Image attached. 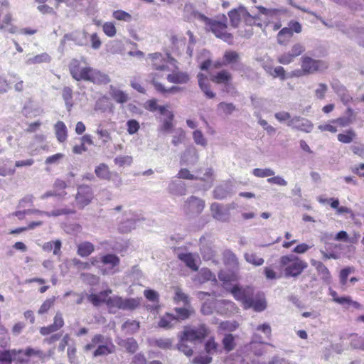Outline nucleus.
Returning <instances> with one entry per match:
<instances>
[{"label":"nucleus","instance_id":"f257e3e1","mask_svg":"<svg viewBox=\"0 0 364 364\" xmlns=\"http://www.w3.org/2000/svg\"><path fill=\"white\" fill-rule=\"evenodd\" d=\"M308 267L306 262L298 257L289 255L280 257L279 267L283 269L286 277H296Z\"/></svg>","mask_w":364,"mask_h":364},{"label":"nucleus","instance_id":"f03ea898","mask_svg":"<svg viewBox=\"0 0 364 364\" xmlns=\"http://www.w3.org/2000/svg\"><path fill=\"white\" fill-rule=\"evenodd\" d=\"M93 348H95L92 353L93 357H99L113 353L115 346L109 337L96 334L92 338L90 343L85 346L87 351Z\"/></svg>","mask_w":364,"mask_h":364},{"label":"nucleus","instance_id":"7ed1b4c3","mask_svg":"<svg viewBox=\"0 0 364 364\" xmlns=\"http://www.w3.org/2000/svg\"><path fill=\"white\" fill-rule=\"evenodd\" d=\"M205 26L207 29H210L216 37L223 39L224 41L229 44L232 43V35L227 32L226 16H223V18L225 22L215 21L208 18L205 16H198Z\"/></svg>","mask_w":364,"mask_h":364},{"label":"nucleus","instance_id":"20e7f679","mask_svg":"<svg viewBox=\"0 0 364 364\" xmlns=\"http://www.w3.org/2000/svg\"><path fill=\"white\" fill-rule=\"evenodd\" d=\"M209 329L203 324L198 327H184L183 331L178 335L179 339L186 342H201L209 334Z\"/></svg>","mask_w":364,"mask_h":364},{"label":"nucleus","instance_id":"39448f33","mask_svg":"<svg viewBox=\"0 0 364 364\" xmlns=\"http://www.w3.org/2000/svg\"><path fill=\"white\" fill-rule=\"evenodd\" d=\"M147 63L150 65L153 69L159 71L170 70L169 65L174 67L176 60L168 54H162L161 53H154L148 55L146 58Z\"/></svg>","mask_w":364,"mask_h":364},{"label":"nucleus","instance_id":"423d86ee","mask_svg":"<svg viewBox=\"0 0 364 364\" xmlns=\"http://www.w3.org/2000/svg\"><path fill=\"white\" fill-rule=\"evenodd\" d=\"M107 305L111 312H115L116 309L133 310L139 305V301L136 299H123L119 296L109 297Z\"/></svg>","mask_w":364,"mask_h":364},{"label":"nucleus","instance_id":"0eeeda50","mask_svg":"<svg viewBox=\"0 0 364 364\" xmlns=\"http://www.w3.org/2000/svg\"><path fill=\"white\" fill-rule=\"evenodd\" d=\"M328 67L326 63L320 60H315L309 56L301 58V68L303 74H313L317 71H322Z\"/></svg>","mask_w":364,"mask_h":364},{"label":"nucleus","instance_id":"6e6552de","mask_svg":"<svg viewBox=\"0 0 364 364\" xmlns=\"http://www.w3.org/2000/svg\"><path fill=\"white\" fill-rule=\"evenodd\" d=\"M205 208V201L196 196H191L184 202L182 210L186 215H198Z\"/></svg>","mask_w":364,"mask_h":364},{"label":"nucleus","instance_id":"1a4fd4ad","mask_svg":"<svg viewBox=\"0 0 364 364\" xmlns=\"http://www.w3.org/2000/svg\"><path fill=\"white\" fill-rule=\"evenodd\" d=\"M93 197V191L90 186H79L77 187V192L75 196V202L77 206L80 209L84 208L91 203Z\"/></svg>","mask_w":364,"mask_h":364},{"label":"nucleus","instance_id":"9d476101","mask_svg":"<svg viewBox=\"0 0 364 364\" xmlns=\"http://www.w3.org/2000/svg\"><path fill=\"white\" fill-rule=\"evenodd\" d=\"M124 218L120 221L118 229L121 232L126 233L132 231L136 228L137 223L142 220V218L131 211L124 212Z\"/></svg>","mask_w":364,"mask_h":364},{"label":"nucleus","instance_id":"9b49d317","mask_svg":"<svg viewBox=\"0 0 364 364\" xmlns=\"http://www.w3.org/2000/svg\"><path fill=\"white\" fill-rule=\"evenodd\" d=\"M231 293L232 294L234 298L240 301L244 308L250 304L249 301L252 299L254 295V289L250 287H242L239 286H235L232 290Z\"/></svg>","mask_w":364,"mask_h":364},{"label":"nucleus","instance_id":"f8f14e48","mask_svg":"<svg viewBox=\"0 0 364 364\" xmlns=\"http://www.w3.org/2000/svg\"><path fill=\"white\" fill-rule=\"evenodd\" d=\"M161 115L165 117L161 120V124L158 127L159 134H166L172 132L174 124V114L168 109L161 108Z\"/></svg>","mask_w":364,"mask_h":364},{"label":"nucleus","instance_id":"ddd939ff","mask_svg":"<svg viewBox=\"0 0 364 364\" xmlns=\"http://www.w3.org/2000/svg\"><path fill=\"white\" fill-rule=\"evenodd\" d=\"M103 264L107 267L102 268L101 272L103 274H113L118 272L117 267L119 264V258L114 254L104 255L101 258Z\"/></svg>","mask_w":364,"mask_h":364},{"label":"nucleus","instance_id":"4468645a","mask_svg":"<svg viewBox=\"0 0 364 364\" xmlns=\"http://www.w3.org/2000/svg\"><path fill=\"white\" fill-rule=\"evenodd\" d=\"M89 66H82L79 60L73 59L69 65V70L71 76L76 80H84Z\"/></svg>","mask_w":364,"mask_h":364},{"label":"nucleus","instance_id":"2eb2a0df","mask_svg":"<svg viewBox=\"0 0 364 364\" xmlns=\"http://www.w3.org/2000/svg\"><path fill=\"white\" fill-rule=\"evenodd\" d=\"M287 125L292 129L309 133L312 131L314 124L307 119L301 117H294L288 122Z\"/></svg>","mask_w":364,"mask_h":364},{"label":"nucleus","instance_id":"dca6fc26","mask_svg":"<svg viewBox=\"0 0 364 364\" xmlns=\"http://www.w3.org/2000/svg\"><path fill=\"white\" fill-rule=\"evenodd\" d=\"M84 80L92 82L95 84H107L110 81V79L107 74L90 67Z\"/></svg>","mask_w":364,"mask_h":364},{"label":"nucleus","instance_id":"f3484780","mask_svg":"<svg viewBox=\"0 0 364 364\" xmlns=\"http://www.w3.org/2000/svg\"><path fill=\"white\" fill-rule=\"evenodd\" d=\"M212 216L217 220L227 222L230 218V213L228 210H224L218 203H213L210 205Z\"/></svg>","mask_w":364,"mask_h":364},{"label":"nucleus","instance_id":"a211bd4d","mask_svg":"<svg viewBox=\"0 0 364 364\" xmlns=\"http://www.w3.org/2000/svg\"><path fill=\"white\" fill-rule=\"evenodd\" d=\"M311 264L315 267L321 278L326 283H330L331 281V276L328 268L320 261L316 259H311Z\"/></svg>","mask_w":364,"mask_h":364},{"label":"nucleus","instance_id":"6ab92c4d","mask_svg":"<svg viewBox=\"0 0 364 364\" xmlns=\"http://www.w3.org/2000/svg\"><path fill=\"white\" fill-rule=\"evenodd\" d=\"M167 80L174 84H186L189 80V75L186 72L173 71L166 77Z\"/></svg>","mask_w":364,"mask_h":364},{"label":"nucleus","instance_id":"aec40b11","mask_svg":"<svg viewBox=\"0 0 364 364\" xmlns=\"http://www.w3.org/2000/svg\"><path fill=\"white\" fill-rule=\"evenodd\" d=\"M245 14V7L239 6L237 9L230 10L228 12L231 26L237 27L240 22L242 20L243 15Z\"/></svg>","mask_w":364,"mask_h":364},{"label":"nucleus","instance_id":"412c9836","mask_svg":"<svg viewBox=\"0 0 364 364\" xmlns=\"http://www.w3.org/2000/svg\"><path fill=\"white\" fill-rule=\"evenodd\" d=\"M178 258L181 261H183L186 264V265L192 270H198V266L197 264V262L199 260V258L196 255L192 253L180 254L178 255Z\"/></svg>","mask_w":364,"mask_h":364},{"label":"nucleus","instance_id":"4be33fe9","mask_svg":"<svg viewBox=\"0 0 364 364\" xmlns=\"http://www.w3.org/2000/svg\"><path fill=\"white\" fill-rule=\"evenodd\" d=\"M198 80L199 87L205 96L210 99L214 98L215 97V94L210 90V85L207 77L202 73H199L198 75Z\"/></svg>","mask_w":364,"mask_h":364},{"label":"nucleus","instance_id":"5701e85b","mask_svg":"<svg viewBox=\"0 0 364 364\" xmlns=\"http://www.w3.org/2000/svg\"><path fill=\"white\" fill-rule=\"evenodd\" d=\"M112 293L111 289H107L100 292L98 294H92L88 296V300L95 306H99L102 303L106 302L108 296Z\"/></svg>","mask_w":364,"mask_h":364},{"label":"nucleus","instance_id":"b1692460","mask_svg":"<svg viewBox=\"0 0 364 364\" xmlns=\"http://www.w3.org/2000/svg\"><path fill=\"white\" fill-rule=\"evenodd\" d=\"M94 250V245L88 241L80 242L77 245V253L82 257L90 256Z\"/></svg>","mask_w":364,"mask_h":364},{"label":"nucleus","instance_id":"393cba45","mask_svg":"<svg viewBox=\"0 0 364 364\" xmlns=\"http://www.w3.org/2000/svg\"><path fill=\"white\" fill-rule=\"evenodd\" d=\"M249 303L250 304H248L245 309L252 308L255 311L260 312L264 311L267 307V304L264 298L255 297L254 295Z\"/></svg>","mask_w":364,"mask_h":364},{"label":"nucleus","instance_id":"a878e982","mask_svg":"<svg viewBox=\"0 0 364 364\" xmlns=\"http://www.w3.org/2000/svg\"><path fill=\"white\" fill-rule=\"evenodd\" d=\"M169 193L175 196H184L186 193V184L182 181H171L168 187Z\"/></svg>","mask_w":364,"mask_h":364},{"label":"nucleus","instance_id":"bb28decb","mask_svg":"<svg viewBox=\"0 0 364 364\" xmlns=\"http://www.w3.org/2000/svg\"><path fill=\"white\" fill-rule=\"evenodd\" d=\"M117 343L119 346L132 353H135L138 349L137 342L133 338H129L127 339L117 338Z\"/></svg>","mask_w":364,"mask_h":364},{"label":"nucleus","instance_id":"cd10ccee","mask_svg":"<svg viewBox=\"0 0 364 364\" xmlns=\"http://www.w3.org/2000/svg\"><path fill=\"white\" fill-rule=\"evenodd\" d=\"M239 59L240 55L237 52L233 50H228L224 54L223 61L222 63L218 62L215 64V67H220L231 63H235L238 62Z\"/></svg>","mask_w":364,"mask_h":364},{"label":"nucleus","instance_id":"c85d7f7f","mask_svg":"<svg viewBox=\"0 0 364 364\" xmlns=\"http://www.w3.org/2000/svg\"><path fill=\"white\" fill-rule=\"evenodd\" d=\"M176 323L177 318H176L175 316L167 313L161 318L158 326L160 328L170 329L173 328Z\"/></svg>","mask_w":364,"mask_h":364},{"label":"nucleus","instance_id":"c756f323","mask_svg":"<svg viewBox=\"0 0 364 364\" xmlns=\"http://www.w3.org/2000/svg\"><path fill=\"white\" fill-rule=\"evenodd\" d=\"M109 94L112 99L118 103H125L129 99L127 94L113 86H110Z\"/></svg>","mask_w":364,"mask_h":364},{"label":"nucleus","instance_id":"7c9ffc66","mask_svg":"<svg viewBox=\"0 0 364 364\" xmlns=\"http://www.w3.org/2000/svg\"><path fill=\"white\" fill-rule=\"evenodd\" d=\"M222 344L225 352L233 350L236 346L235 337L231 333H225L222 339Z\"/></svg>","mask_w":364,"mask_h":364},{"label":"nucleus","instance_id":"2f4dec72","mask_svg":"<svg viewBox=\"0 0 364 364\" xmlns=\"http://www.w3.org/2000/svg\"><path fill=\"white\" fill-rule=\"evenodd\" d=\"M55 133L58 140L60 142H63L67 139V128L64 122L59 121L58 122L54 127Z\"/></svg>","mask_w":364,"mask_h":364},{"label":"nucleus","instance_id":"473e14b6","mask_svg":"<svg viewBox=\"0 0 364 364\" xmlns=\"http://www.w3.org/2000/svg\"><path fill=\"white\" fill-rule=\"evenodd\" d=\"M293 36L291 28H283L277 34V42L280 45H287Z\"/></svg>","mask_w":364,"mask_h":364},{"label":"nucleus","instance_id":"72a5a7b5","mask_svg":"<svg viewBox=\"0 0 364 364\" xmlns=\"http://www.w3.org/2000/svg\"><path fill=\"white\" fill-rule=\"evenodd\" d=\"M174 296L173 300L176 304L182 303L183 305L187 306L190 303L188 296L185 294L179 287H174Z\"/></svg>","mask_w":364,"mask_h":364},{"label":"nucleus","instance_id":"f704fd0d","mask_svg":"<svg viewBox=\"0 0 364 364\" xmlns=\"http://www.w3.org/2000/svg\"><path fill=\"white\" fill-rule=\"evenodd\" d=\"M23 353V350H11L0 351V362L10 363L12 359H16L18 354Z\"/></svg>","mask_w":364,"mask_h":364},{"label":"nucleus","instance_id":"c9c22d12","mask_svg":"<svg viewBox=\"0 0 364 364\" xmlns=\"http://www.w3.org/2000/svg\"><path fill=\"white\" fill-rule=\"evenodd\" d=\"M50 60L51 58L48 53H43L34 57L28 58L26 61V63L27 65H34L42 63H49Z\"/></svg>","mask_w":364,"mask_h":364},{"label":"nucleus","instance_id":"e433bc0d","mask_svg":"<svg viewBox=\"0 0 364 364\" xmlns=\"http://www.w3.org/2000/svg\"><path fill=\"white\" fill-rule=\"evenodd\" d=\"M95 173L100 179L109 180L110 171L107 164L102 163L95 168Z\"/></svg>","mask_w":364,"mask_h":364},{"label":"nucleus","instance_id":"4c0bfd02","mask_svg":"<svg viewBox=\"0 0 364 364\" xmlns=\"http://www.w3.org/2000/svg\"><path fill=\"white\" fill-rule=\"evenodd\" d=\"M235 110L232 103L220 102L218 105L217 111L219 114L230 115Z\"/></svg>","mask_w":364,"mask_h":364},{"label":"nucleus","instance_id":"58836bf2","mask_svg":"<svg viewBox=\"0 0 364 364\" xmlns=\"http://www.w3.org/2000/svg\"><path fill=\"white\" fill-rule=\"evenodd\" d=\"M199 180L204 181L205 185L204 186V189L207 190L210 188L213 183L214 176H213V171L212 168H206L203 176L201 177L198 176Z\"/></svg>","mask_w":364,"mask_h":364},{"label":"nucleus","instance_id":"ea45409f","mask_svg":"<svg viewBox=\"0 0 364 364\" xmlns=\"http://www.w3.org/2000/svg\"><path fill=\"white\" fill-rule=\"evenodd\" d=\"M62 97L65 102L68 111L71 110L73 103V90L70 87H65L63 90Z\"/></svg>","mask_w":364,"mask_h":364},{"label":"nucleus","instance_id":"a19ab883","mask_svg":"<svg viewBox=\"0 0 364 364\" xmlns=\"http://www.w3.org/2000/svg\"><path fill=\"white\" fill-rule=\"evenodd\" d=\"M184 12L186 15V16L188 18H193V19H197L200 21H201V19L199 18V15L200 16H204L203 14L198 12V11H196L193 6V4H186L185 6H184Z\"/></svg>","mask_w":364,"mask_h":364},{"label":"nucleus","instance_id":"79ce46f5","mask_svg":"<svg viewBox=\"0 0 364 364\" xmlns=\"http://www.w3.org/2000/svg\"><path fill=\"white\" fill-rule=\"evenodd\" d=\"M153 84L156 90L161 93H176L181 92L183 90V88L178 86H172L168 89H166L161 83L158 82L154 80H153Z\"/></svg>","mask_w":364,"mask_h":364},{"label":"nucleus","instance_id":"37998d69","mask_svg":"<svg viewBox=\"0 0 364 364\" xmlns=\"http://www.w3.org/2000/svg\"><path fill=\"white\" fill-rule=\"evenodd\" d=\"M219 345L213 336L209 338L205 343V350L209 355H213L218 350Z\"/></svg>","mask_w":364,"mask_h":364},{"label":"nucleus","instance_id":"c03bdc74","mask_svg":"<svg viewBox=\"0 0 364 364\" xmlns=\"http://www.w3.org/2000/svg\"><path fill=\"white\" fill-rule=\"evenodd\" d=\"M12 18L10 14H6L2 21L1 24L0 25V28L4 29V31L14 33L16 31V28L12 25L11 23Z\"/></svg>","mask_w":364,"mask_h":364},{"label":"nucleus","instance_id":"a18cd8bd","mask_svg":"<svg viewBox=\"0 0 364 364\" xmlns=\"http://www.w3.org/2000/svg\"><path fill=\"white\" fill-rule=\"evenodd\" d=\"M212 80L216 83L227 84L231 79L230 74L225 70L218 73L215 75L212 76Z\"/></svg>","mask_w":364,"mask_h":364},{"label":"nucleus","instance_id":"49530a36","mask_svg":"<svg viewBox=\"0 0 364 364\" xmlns=\"http://www.w3.org/2000/svg\"><path fill=\"white\" fill-rule=\"evenodd\" d=\"M244 257L248 263L257 267L262 265L264 262L263 258L257 257V255L253 252L245 253Z\"/></svg>","mask_w":364,"mask_h":364},{"label":"nucleus","instance_id":"de8ad7c7","mask_svg":"<svg viewBox=\"0 0 364 364\" xmlns=\"http://www.w3.org/2000/svg\"><path fill=\"white\" fill-rule=\"evenodd\" d=\"M174 311L176 313V316H175L177 318V323L179 320H186L193 313L191 308H175Z\"/></svg>","mask_w":364,"mask_h":364},{"label":"nucleus","instance_id":"09e8293b","mask_svg":"<svg viewBox=\"0 0 364 364\" xmlns=\"http://www.w3.org/2000/svg\"><path fill=\"white\" fill-rule=\"evenodd\" d=\"M355 136V132L353 129H348L344 133L338 134V140L343 144H349L353 141Z\"/></svg>","mask_w":364,"mask_h":364},{"label":"nucleus","instance_id":"8fccbe9b","mask_svg":"<svg viewBox=\"0 0 364 364\" xmlns=\"http://www.w3.org/2000/svg\"><path fill=\"white\" fill-rule=\"evenodd\" d=\"M266 71L274 77H280L282 80L286 78L285 70L283 67L277 66L274 69L271 67L264 66Z\"/></svg>","mask_w":364,"mask_h":364},{"label":"nucleus","instance_id":"3c124183","mask_svg":"<svg viewBox=\"0 0 364 364\" xmlns=\"http://www.w3.org/2000/svg\"><path fill=\"white\" fill-rule=\"evenodd\" d=\"M122 328L128 334H133L139 328V323L136 321H127L122 325Z\"/></svg>","mask_w":364,"mask_h":364},{"label":"nucleus","instance_id":"603ef678","mask_svg":"<svg viewBox=\"0 0 364 364\" xmlns=\"http://www.w3.org/2000/svg\"><path fill=\"white\" fill-rule=\"evenodd\" d=\"M144 108L151 112L159 111L161 114V108L168 109V105L160 106L157 105V101L155 99L148 100L144 104Z\"/></svg>","mask_w":364,"mask_h":364},{"label":"nucleus","instance_id":"864d4df0","mask_svg":"<svg viewBox=\"0 0 364 364\" xmlns=\"http://www.w3.org/2000/svg\"><path fill=\"white\" fill-rule=\"evenodd\" d=\"M274 171L269 168H254L252 170V174L258 178H266V177H270L273 176L274 175Z\"/></svg>","mask_w":364,"mask_h":364},{"label":"nucleus","instance_id":"5fc2aeb1","mask_svg":"<svg viewBox=\"0 0 364 364\" xmlns=\"http://www.w3.org/2000/svg\"><path fill=\"white\" fill-rule=\"evenodd\" d=\"M193 139L196 144L202 146L203 147H205L207 146V139H205L203 132L200 130L196 129L193 132Z\"/></svg>","mask_w":364,"mask_h":364},{"label":"nucleus","instance_id":"6e6d98bb","mask_svg":"<svg viewBox=\"0 0 364 364\" xmlns=\"http://www.w3.org/2000/svg\"><path fill=\"white\" fill-rule=\"evenodd\" d=\"M336 303L346 306H352L355 309H360V304L357 301H353L350 296H340L336 299Z\"/></svg>","mask_w":364,"mask_h":364},{"label":"nucleus","instance_id":"4d7b16f0","mask_svg":"<svg viewBox=\"0 0 364 364\" xmlns=\"http://www.w3.org/2000/svg\"><path fill=\"white\" fill-rule=\"evenodd\" d=\"M132 161V157L128 155H119L114 159V164L119 166H130Z\"/></svg>","mask_w":364,"mask_h":364},{"label":"nucleus","instance_id":"13d9d810","mask_svg":"<svg viewBox=\"0 0 364 364\" xmlns=\"http://www.w3.org/2000/svg\"><path fill=\"white\" fill-rule=\"evenodd\" d=\"M112 16L117 21H122L124 22H130L132 19L130 14L122 10L114 11L112 13Z\"/></svg>","mask_w":364,"mask_h":364},{"label":"nucleus","instance_id":"bf43d9fd","mask_svg":"<svg viewBox=\"0 0 364 364\" xmlns=\"http://www.w3.org/2000/svg\"><path fill=\"white\" fill-rule=\"evenodd\" d=\"M198 282L203 283L206 281L215 279V276L213 273L207 268L201 269L198 273Z\"/></svg>","mask_w":364,"mask_h":364},{"label":"nucleus","instance_id":"052dcab7","mask_svg":"<svg viewBox=\"0 0 364 364\" xmlns=\"http://www.w3.org/2000/svg\"><path fill=\"white\" fill-rule=\"evenodd\" d=\"M219 330L226 331H234L238 328V323L236 321H223L219 325Z\"/></svg>","mask_w":364,"mask_h":364},{"label":"nucleus","instance_id":"680f3d73","mask_svg":"<svg viewBox=\"0 0 364 364\" xmlns=\"http://www.w3.org/2000/svg\"><path fill=\"white\" fill-rule=\"evenodd\" d=\"M258 19L257 16H253L249 14V12L245 9V14L243 15L242 20L245 23L247 26H252V25H257L259 27H262L261 23H257V20Z\"/></svg>","mask_w":364,"mask_h":364},{"label":"nucleus","instance_id":"e2e57ef3","mask_svg":"<svg viewBox=\"0 0 364 364\" xmlns=\"http://www.w3.org/2000/svg\"><path fill=\"white\" fill-rule=\"evenodd\" d=\"M353 122L350 117H341L336 119H332L331 123L336 124V127H346Z\"/></svg>","mask_w":364,"mask_h":364},{"label":"nucleus","instance_id":"0e129e2a","mask_svg":"<svg viewBox=\"0 0 364 364\" xmlns=\"http://www.w3.org/2000/svg\"><path fill=\"white\" fill-rule=\"evenodd\" d=\"M96 133L97 134L99 137L102 139V142L104 144L107 143L111 140V135L107 129H103L101 125L98 126L96 130Z\"/></svg>","mask_w":364,"mask_h":364},{"label":"nucleus","instance_id":"69168bd1","mask_svg":"<svg viewBox=\"0 0 364 364\" xmlns=\"http://www.w3.org/2000/svg\"><path fill=\"white\" fill-rule=\"evenodd\" d=\"M185 136V132L181 128L178 129L173 136L171 143L176 146H178L179 144L182 143Z\"/></svg>","mask_w":364,"mask_h":364},{"label":"nucleus","instance_id":"338daca9","mask_svg":"<svg viewBox=\"0 0 364 364\" xmlns=\"http://www.w3.org/2000/svg\"><path fill=\"white\" fill-rule=\"evenodd\" d=\"M81 279L90 285H95L99 282V277L89 273H82L80 275Z\"/></svg>","mask_w":364,"mask_h":364},{"label":"nucleus","instance_id":"774afa93","mask_svg":"<svg viewBox=\"0 0 364 364\" xmlns=\"http://www.w3.org/2000/svg\"><path fill=\"white\" fill-rule=\"evenodd\" d=\"M104 33L109 37H114L116 35L117 30L115 26L112 22H106L103 26Z\"/></svg>","mask_w":364,"mask_h":364}]
</instances>
